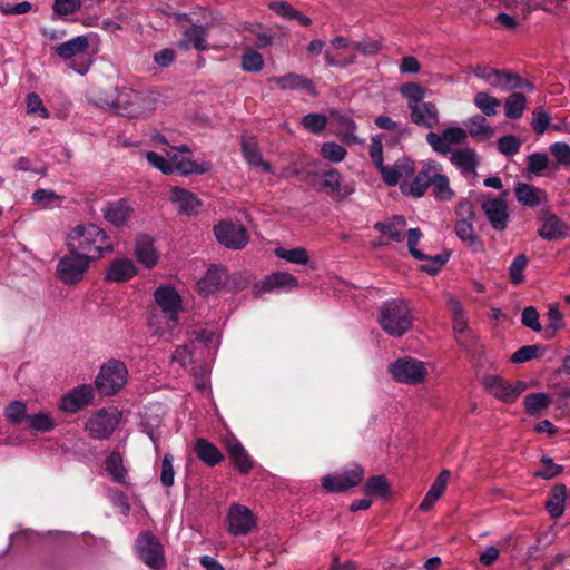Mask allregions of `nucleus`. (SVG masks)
I'll return each instance as SVG.
<instances>
[{
	"instance_id": "obj_41",
	"label": "nucleus",
	"mask_w": 570,
	"mask_h": 570,
	"mask_svg": "<svg viewBox=\"0 0 570 570\" xmlns=\"http://www.w3.org/2000/svg\"><path fill=\"white\" fill-rule=\"evenodd\" d=\"M225 277L226 274L223 269L209 268L197 283L198 292L203 295L216 293L220 288Z\"/></svg>"
},
{
	"instance_id": "obj_43",
	"label": "nucleus",
	"mask_w": 570,
	"mask_h": 570,
	"mask_svg": "<svg viewBox=\"0 0 570 570\" xmlns=\"http://www.w3.org/2000/svg\"><path fill=\"white\" fill-rule=\"evenodd\" d=\"M464 124L466 127V132L476 139L484 140L494 135V129L481 115H475L469 118Z\"/></svg>"
},
{
	"instance_id": "obj_33",
	"label": "nucleus",
	"mask_w": 570,
	"mask_h": 570,
	"mask_svg": "<svg viewBox=\"0 0 570 570\" xmlns=\"http://www.w3.org/2000/svg\"><path fill=\"white\" fill-rule=\"evenodd\" d=\"M514 193L517 200L528 207H537L547 200L544 190L527 183H518Z\"/></svg>"
},
{
	"instance_id": "obj_45",
	"label": "nucleus",
	"mask_w": 570,
	"mask_h": 570,
	"mask_svg": "<svg viewBox=\"0 0 570 570\" xmlns=\"http://www.w3.org/2000/svg\"><path fill=\"white\" fill-rule=\"evenodd\" d=\"M105 469L115 482L121 484L127 483V471L124 468V462L120 454L111 453L105 462Z\"/></svg>"
},
{
	"instance_id": "obj_17",
	"label": "nucleus",
	"mask_w": 570,
	"mask_h": 570,
	"mask_svg": "<svg viewBox=\"0 0 570 570\" xmlns=\"http://www.w3.org/2000/svg\"><path fill=\"white\" fill-rule=\"evenodd\" d=\"M468 132L464 128L451 126L445 128L441 134L429 131L425 139L433 151L440 155H448L451 151L452 145L464 142Z\"/></svg>"
},
{
	"instance_id": "obj_21",
	"label": "nucleus",
	"mask_w": 570,
	"mask_h": 570,
	"mask_svg": "<svg viewBox=\"0 0 570 570\" xmlns=\"http://www.w3.org/2000/svg\"><path fill=\"white\" fill-rule=\"evenodd\" d=\"M94 396V387L90 384L79 385L61 397L59 409L67 413H76L90 404Z\"/></svg>"
},
{
	"instance_id": "obj_10",
	"label": "nucleus",
	"mask_w": 570,
	"mask_h": 570,
	"mask_svg": "<svg viewBox=\"0 0 570 570\" xmlns=\"http://www.w3.org/2000/svg\"><path fill=\"white\" fill-rule=\"evenodd\" d=\"M170 160L171 174L177 171L181 175H200L212 169L209 161L197 163L191 159V151L186 145L177 147L168 146L165 150Z\"/></svg>"
},
{
	"instance_id": "obj_14",
	"label": "nucleus",
	"mask_w": 570,
	"mask_h": 570,
	"mask_svg": "<svg viewBox=\"0 0 570 570\" xmlns=\"http://www.w3.org/2000/svg\"><path fill=\"white\" fill-rule=\"evenodd\" d=\"M364 473L361 465L353 464L348 469L323 476L322 487L328 492H343L360 484Z\"/></svg>"
},
{
	"instance_id": "obj_39",
	"label": "nucleus",
	"mask_w": 570,
	"mask_h": 570,
	"mask_svg": "<svg viewBox=\"0 0 570 570\" xmlns=\"http://www.w3.org/2000/svg\"><path fill=\"white\" fill-rule=\"evenodd\" d=\"M195 452L198 459L208 466H215L219 464L224 459V455L219 449L203 438L197 439L195 443Z\"/></svg>"
},
{
	"instance_id": "obj_50",
	"label": "nucleus",
	"mask_w": 570,
	"mask_h": 570,
	"mask_svg": "<svg viewBox=\"0 0 570 570\" xmlns=\"http://www.w3.org/2000/svg\"><path fill=\"white\" fill-rule=\"evenodd\" d=\"M528 257L519 254L509 267V277L513 285H520L524 281V271L528 266Z\"/></svg>"
},
{
	"instance_id": "obj_60",
	"label": "nucleus",
	"mask_w": 570,
	"mask_h": 570,
	"mask_svg": "<svg viewBox=\"0 0 570 570\" xmlns=\"http://www.w3.org/2000/svg\"><path fill=\"white\" fill-rule=\"evenodd\" d=\"M27 111L28 114L39 115L43 119H48L50 114L48 109L43 106V102L39 95L35 92H30L26 98Z\"/></svg>"
},
{
	"instance_id": "obj_20",
	"label": "nucleus",
	"mask_w": 570,
	"mask_h": 570,
	"mask_svg": "<svg viewBox=\"0 0 570 570\" xmlns=\"http://www.w3.org/2000/svg\"><path fill=\"white\" fill-rule=\"evenodd\" d=\"M422 237V233L419 228H410L407 232V247L411 255L419 259L424 261L422 269L429 274H436L439 269L446 263V257L442 255L428 256L416 248L417 243Z\"/></svg>"
},
{
	"instance_id": "obj_47",
	"label": "nucleus",
	"mask_w": 570,
	"mask_h": 570,
	"mask_svg": "<svg viewBox=\"0 0 570 570\" xmlns=\"http://www.w3.org/2000/svg\"><path fill=\"white\" fill-rule=\"evenodd\" d=\"M473 101H474L475 107L484 116H488V117H492V116L497 115L498 108L501 106V101L498 98L489 95L485 91H480V92L475 94Z\"/></svg>"
},
{
	"instance_id": "obj_44",
	"label": "nucleus",
	"mask_w": 570,
	"mask_h": 570,
	"mask_svg": "<svg viewBox=\"0 0 570 570\" xmlns=\"http://www.w3.org/2000/svg\"><path fill=\"white\" fill-rule=\"evenodd\" d=\"M527 106V98L521 92H513L504 100L505 117L510 119H519L522 117Z\"/></svg>"
},
{
	"instance_id": "obj_59",
	"label": "nucleus",
	"mask_w": 570,
	"mask_h": 570,
	"mask_svg": "<svg viewBox=\"0 0 570 570\" xmlns=\"http://www.w3.org/2000/svg\"><path fill=\"white\" fill-rule=\"evenodd\" d=\"M327 121L328 119L325 115L313 112L302 119V125L308 131L318 134L326 127Z\"/></svg>"
},
{
	"instance_id": "obj_27",
	"label": "nucleus",
	"mask_w": 570,
	"mask_h": 570,
	"mask_svg": "<svg viewBox=\"0 0 570 570\" xmlns=\"http://www.w3.org/2000/svg\"><path fill=\"white\" fill-rule=\"evenodd\" d=\"M540 228L538 234L544 240H557L566 238L569 234L568 225L557 215L551 213L542 214L540 218Z\"/></svg>"
},
{
	"instance_id": "obj_51",
	"label": "nucleus",
	"mask_w": 570,
	"mask_h": 570,
	"mask_svg": "<svg viewBox=\"0 0 570 570\" xmlns=\"http://www.w3.org/2000/svg\"><path fill=\"white\" fill-rule=\"evenodd\" d=\"M432 189V195L436 200L449 202L452 200L455 196L454 190L450 186V179L446 175L438 180L434 185L430 187Z\"/></svg>"
},
{
	"instance_id": "obj_29",
	"label": "nucleus",
	"mask_w": 570,
	"mask_h": 570,
	"mask_svg": "<svg viewBox=\"0 0 570 570\" xmlns=\"http://www.w3.org/2000/svg\"><path fill=\"white\" fill-rule=\"evenodd\" d=\"M242 151L249 166L261 168L266 173L273 171L271 164L263 159L255 137L248 132L242 136Z\"/></svg>"
},
{
	"instance_id": "obj_2",
	"label": "nucleus",
	"mask_w": 570,
	"mask_h": 570,
	"mask_svg": "<svg viewBox=\"0 0 570 570\" xmlns=\"http://www.w3.org/2000/svg\"><path fill=\"white\" fill-rule=\"evenodd\" d=\"M114 99H97V104L128 118L149 116L157 108V97L151 91H138L121 87L116 89Z\"/></svg>"
},
{
	"instance_id": "obj_58",
	"label": "nucleus",
	"mask_w": 570,
	"mask_h": 570,
	"mask_svg": "<svg viewBox=\"0 0 570 570\" xmlns=\"http://www.w3.org/2000/svg\"><path fill=\"white\" fill-rule=\"evenodd\" d=\"M31 197L35 203L43 207H51L63 200V196L56 194L52 189H38L33 191Z\"/></svg>"
},
{
	"instance_id": "obj_6",
	"label": "nucleus",
	"mask_w": 570,
	"mask_h": 570,
	"mask_svg": "<svg viewBox=\"0 0 570 570\" xmlns=\"http://www.w3.org/2000/svg\"><path fill=\"white\" fill-rule=\"evenodd\" d=\"M381 328L393 337H401L413 323L412 308L404 299H392L383 303L377 317Z\"/></svg>"
},
{
	"instance_id": "obj_8",
	"label": "nucleus",
	"mask_w": 570,
	"mask_h": 570,
	"mask_svg": "<svg viewBox=\"0 0 570 570\" xmlns=\"http://www.w3.org/2000/svg\"><path fill=\"white\" fill-rule=\"evenodd\" d=\"M128 370L119 360H108L100 366L95 384L98 392L104 396L117 394L127 383Z\"/></svg>"
},
{
	"instance_id": "obj_54",
	"label": "nucleus",
	"mask_w": 570,
	"mask_h": 570,
	"mask_svg": "<svg viewBox=\"0 0 570 570\" xmlns=\"http://www.w3.org/2000/svg\"><path fill=\"white\" fill-rule=\"evenodd\" d=\"M81 6V0H53L52 11L57 17H66L79 11Z\"/></svg>"
},
{
	"instance_id": "obj_46",
	"label": "nucleus",
	"mask_w": 570,
	"mask_h": 570,
	"mask_svg": "<svg viewBox=\"0 0 570 570\" xmlns=\"http://www.w3.org/2000/svg\"><path fill=\"white\" fill-rule=\"evenodd\" d=\"M276 257L285 259L292 264L306 265L309 263V254L304 247L284 248L277 247L274 250Z\"/></svg>"
},
{
	"instance_id": "obj_53",
	"label": "nucleus",
	"mask_w": 570,
	"mask_h": 570,
	"mask_svg": "<svg viewBox=\"0 0 570 570\" xmlns=\"http://www.w3.org/2000/svg\"><path fill=\"white\" fill-rule=\"evenodd\" d=\"M364 491L368 495H386L390 491V484L385 476L376 475L367 480Z\"/></svg>"
},
{
	"instance_id": "obj_42",
	"label": "nucleus",
	"mask_w": 570,
	"mask_h": 570,
	"mask_svg": "<svg viewBox=\"0 0 570 570\" xmlns=\"http://www.w3.org/2000/svg\"><path fill=\"white\" fill-rule=\"evenodd\" d=\"M567 498V487L562 483L554 485L546 501V508L551 518L557 519L563 514Z\"/></svg>"
},
{
	"instance_id": "obj_31",
	"label": "nucleus",
	"mask_w": 570,
	"mask_h": 570,
	"mask_svg": "<svg viewBox=\"0 0 570 570\" xmlns=\"http://www.w3.org/2000/svg\"><path fill=\"white\" fill-rule=\"evenodd\" d=\"M137 274L135 263L129 258L114 259L106 271L105 278L109 282L122 283L132 278Z\"/></svg>"
},
{
	"instance_id": "obj_22",
	"label": "nucleus",
	"mask_w": 570,
	"mask_h": 570,
	"mask_svg": "<svg viewBox=\"0 0 570 570\" xmlns=\"http://www.w3.org/2000/svg\"><path fill=\"white\" fill-rule=\"evenodd\" d=\"M169 200L180 214L186 216L198 215L203 206V202L194 193L178 186L169 190Z\"/></svg>"
},
{
	"instance_id": "obj_48",
	"label": "nucleus",
	"mask_w": 570,
	"mask_h": 570,
	"mask_svg": "<svg viewBox=\"0 0 570 570\" xmlns=\"http://www.w3.org/2000/svg\"><path fill=\"white\" fill-rule=\"evenodd\" d=\"M453 331L455 333L458 344L465 348H469L473 344L474 336L470 334L464 315L453 317Z\"/></svg>"
},
{
	"instance_id": "obj_36",
	"label": "nucleus",
	"mask_w": 570,
	"mask_h": 570,
	"mask_svg": "<svg viewBox=\"0 0 570 570\" xmlns=\"http://www.w3.org/2000/svg\"><path fill=\"white\" fill-rule=\"evenodd\" d=\"M493 89L510 91L523 87L522 79L519 75L508 71L494 69L491 80L488 83Z\"/></svg>"
},
{
	"instance_id": "obj_57",
	"label": "nucleus",
	"mask_w": 570,
	"mask_h": 570,
	"mask_svg": "<svg viewBox=\"0 0 570 570\" xmlns=\"http://www.w3.org/2000/svg\"><path fill=\"white\" fill-rule=\"evenodd\" d=\"M521 140L517 136L507 135L498 140V149L504 156H513L520 151Z\"/></svg>"
},
{
	"instance_id": "obj_3",
	"label": "nucleus",
	"mask_w": 570,
	"mask_h": 570,
	"mask_svg": "<svg viewBox=\"0 0 570 570\" xmlns=\"http://www.w3.org/2000/svg\"><path fill=\"white\" fill-rule=\"evenodd\" d=\"M154 297L165 315L151 316L148 321V326L155 335L170 341L175 336L177 314L181 309L180 295L171 286H159L155 291Z\"/></svg>"
},
{
	"instance_id": "obj_25",
	"label": "nucleus",
	"mask_w": 570,
	"mask_h": 570,
	"mask_svg": "<svg viewBox=\"0 0 570 570\" xmlns=\"http://www.w3.org/2000/svg\"><path fill=\"white\" fill-rule=\"evenodd\" d=\"M330 125L333 131L341 136L347 144H362L363 140L355 135L356 124L347 115L337 110L330 111Z\"/></svg>"
},
{
	"instance_id": "obj_37",
	"label": "nucleus",
	"mask_w": 570,
	"mask_h": 570,
	"mask_svg": "<svg viewBox=\"0 0 570 570\" xmlns=\"http://www.w3.org/2000/svg\"><path fill=\"white\" fill-rule=\"evenodd\" d=\"M455 233L472 252L481 253L484 250L483 243L474 230L473 220H456Z\"/></svg>"
},
{
	"instance_id": "obj_62",
	"label": "nucleus",
	"mask_w": 570,
	"mask_h": 570,
	"mask_svg": "<svg viewBox=\"0 0 570 570\" xmlns=\"http://www.w3.org/2000/svg\"><path fill=\"white\" fill-rule=\"evenodd\" d=\"M542 469L534 472V475L544 480H550L562 472L563 468L556 464L551 458L542 456Z\"/></svg>"
},
{
	"instance_id": "obj_34",
	"label": "nucleus",
	"mask_w": 570,
	"mask_h": 570,
	"mask_svg": "<svg viewBox=\"0 0 570 570\" xmlns=\"http://www.w3.org/2000/svg\"><path fill=\"white\" fill-rule=\"evenodd\" d=\"M135 254L137 261L147 268L154 267L159 258V254L154 246V240L148 235L137 237Z\"/></svg>"
},
{
	"instance_id": "obj_4",
	"label": "nucleus",
	"mask_w": 570,
	"mask_h": 570,
	"mask_svg": "<svg viewBox=\"0 0 570 570\" xmlns=\"http://www.w3.org/2000/svg\"><path fill=\"white\" fill-rule=\"evenodd\" d=\"M99 38L87 33L69 39L55 48V52L65 61H72L70 68L83 76L92 65V57L98 51Z\"/></svg>"
},
{
	"instance_id": "obj_23",
	"label": "nucleus",
	"mask_w": 570,
	"mask_h": 570,
	"mask_svg": "<svg viewBox=\"0 0 570 570\" xmlns=\"http://www.w3.org/2000/svg\"><path fill=\"white\" fill-rule=\"evenodd\" d=\"M415 171L413 160L409 158L397 159L392 167L384 166L381 168V175L383 180L389 186H395L403 181H410L413 178Z\"/></svg>"
},
{
	"instance_id": "obj_12",
	"label": "nucleus",
	"mask_w": 570,
	"mask_h": 570,
	"mask_svg": "<svg viewBox=\"0 0 570 570\" xmlns=\"http://www.w3.org/2000/svg\"><path fill=\"white\" fill-rule=\"evenodd\" d=\"M483 386L489 394L507 404L514 403L528 387L525 382H509L499 375L492 374L483 379Z\"/></svg>"
},
{
	"instance_id": "obj_18",
	"label": "nucleus",
	"mask_w": 570,
	"mask_h": 570,
	"mask_svg": "<svg viewBox=\"0 0 570 570\" xmlns=\"http://www.w3.org/2000/svg\"><path fill=\"white\" fill-rule=\"evenodd\" d=\"M256 525V518L245 505L234 503L227 512V530L233 535H245Z\"/></svg>"
},
{
	"instance_id": "obj_30",
	"label": "nucleus",
	"mask_w": 570,
	"mask_h": 570,
	"mask_svg": "<svg viewBox=\"0 0 570 570\" xmlns=\"http://www.w3.org/2000/svg\"><path fill=\"white\" fill-rule=\"evenodd\" d=\"M324 189L334 197L344 198L354 193L351 184L343 183L342 175L337 169H330L322 175Z\"/></svg>"
},
{
	"instance_id": "obj_7",
	"label": "nucleus",
	"mask_w": 570,
	"mask_h": 570,
	"mask_svg": "<svg viewBox=\"0 0 570 570\" xmlns=\"http://www.w3.org/2000/svg\"><path fill=\"white\" fill-rule=\"evenodd\" d=\"M389 373L396 383L419 385L426 381L430 371L425 362L403 356L389 364Z\"/></svg>"
},
{
	"instance_id": "obj_26",
	"label": "nucleus",
	"mask_w": 570,
	"mask_h": 570,
	"mask_svg": "<svg viewBox=\"0 0 570 570\" xmlns=\"http://www.w3.org/2000/svg\"><path fill=\"white\" fill-rule=\"evenodd\" d=\"M104 218L116 227L125 226L130 219L134 208L130 206L128 200L118 199L115 202H108L101 208Z\"/></svg>"
},
{
	"instance_id": "obj_55",
	"label": "nucleus",
	"mask_w": 570,
	"mask_h": 570,
	"mask_svg": "<svg viewBox=\"0 0 570 570\" xmlns=\"http://www.w3.org/2000/svg\"><path fill=\"white\" fill-rule=\"evenodd\" d=\"M264 67L263 56L255 51L248 50L242 57V68L247 72H258Z\"/></svg>"
},
{
	"instance_id": "obj_38",
	"label": "nucleus",
	"mask_w": 570,
	"mask_h": 570,
	"mask_svg": "<svg viewBox=\"0 0 570 570\" xmlns=\"http://www.w3.org/2000/svg\"><path fill=\"white\" fill-rule=\"evenodd\" d=\"M451 163L458 167L464 176H474L478 166L476 154L471 148H462L450 157Z\"/></svg>"
},
{
	"instance_id": "obj_28",
	"label": "nucleus",
	"mask_w": 570,
	"mask_h": 570,
	"mask_svg": "<svg viewBox=\"0 0 570 570\" xmlns=\"http://www.w3.org/2000/svg\"><path fill=\"white\" fill-rule=\"evenodd\" d=\"M177 47L183 50L194 48L198 51L207 50V27L193 24L181 32Z\"/></svg>"
},
{
	"instance_id": "obj_56",
	"label": "nucleus",
	"mask_w": 570,
	"mask_h": 570,
	"mask_svg": "<svg viewBox=\"0 0 570 570\" xmlns=\"http://www.w3.org/2000/svg\"><path fill=\"white\" fill-rule=\"evenodd\" d=\"M29 426L35 431L49 432L55 428L52 417L45 412L28 416Z\"/></svg>"
},
{
	"instance_id": "obj_32",
	"label": "nucleus",
	"mask_w": 570,
	"mask_h": 570,
	"mask_svg": "<svg viewBox=\"0 0 570 570\" xmlns=\"http://www.w3.org/2000/svg\"><path fill=\"white\" fill-rule=\"evenodd\" d=\"M268 81L275 83L283 90L304 89L315 95V89L312 81L304 75L288 72L283 76L271 77Z\"/></svg>"
},
{
	"instance_id": "obj_61",
	"label": "nucleus",
	"mask_w": 570,
	"mask_h": 570,
	"mask_svg": "<svg viewBox=\"0 0 570 570\" xmlns=\"http://www.w3.org/2000/svg\"><path fill=\"white\" fill-rule=\"evenodd\" d=\"M7 420L13 424L20 423L27 416V406L19 401L11 402L4 410Z\"/></svg>"
},
{
	"instance_id": "obj_13",
	"label": "nucleus",
	"mask_w": 570,
	"mask_h": 570,
	"mask_svg": "<svg viewBox=\"0 0 570 570\" xmlns=\"http://www.w3.org/2000/svg\"><path fill=\"white\" fill-rule=\"evenodd\" d=\"M90 259L79 253L63 256L57 264V275L67 285L79 283L89 269Z\"/></svg>"
},
{
	"instance_id": "obj_35",
	"label": "nucleus",
	"mask_w": 570,
	"mask_h": 570,
	"mask_svg": "<svg viewBox=\"0 0 570 570\" xmlns=\"http://www.w3.org/2000/svg\"><path fill=\"white\" fill-rule=\"evenodd\" d=\"M226 450L240 473L247 474L253 469V460L239 441L235 439L227 440Z\"/></svg>"
},
{
	"instance_id": "obj_52",
	"label": "nucleus",
	"mask_w": 570,
	"mask_h": 570,
	"mask_svg": "<svg viewBox=\"0 0 570 570\" xmlns=\"http://www.w3.org/2000/svg\"><path fill=\"white\" fill-rule=\"evenodd\" d=\"M320 153L324 159L332 163L343 161L347 154L344 147L333 141L323 144Z\"/></svg>"
},
{
	"instance_id": "obj_49",
	"label": "nucleus",
	"mask_w": 570,
	"mask_h": 570,
	"mask_svg": "<svg viewBox=\"0 0 570 570\" xmlns=\"http://www.w3.org/2000/svg\"><path fill=\"white\" fill-rule=\"evenodd\" d=\"M550 403L551 399L547 393H531L524 399L525 412L530 415H535L548 407Z\"/></svg>"
},
{
	"instance_id": "obj_19",
	"label": "nucleus",
	"mask_w": 570,
	"mask_h": 570,
	"mask_svg": "<svg viewBox=\"0 0 570 570\" xmlns=\"http://www.w3.org/2000/svg\"><path fill=\"white\" fill-rule=\"evenodd\" d=\"M136 549L139 558L149 568L157 569L164 563L163 547L151 533H141L137 538Z\"/></svg>"
},
{
	"instance_id": "obj_16",
	"label": "nucleus",
	"mask_w": 570,
	"mask_h": 570,
	"mask_svg": "<svg viewBox=\"0 0 570 570\" xmlns=\"http://www.w3.org/2000/svg\"><path fill=\"white\" fill-rule=\"evenodd\" d=\"M214 235L219 244L226 248L238 250L248 243L245 227L230 220H223L214 227Z\"/></svg>"
},
{
	"instance_id": "obj_5",
	"label": "nucleus",
	"mask_w": 570,
	"mask_h": 570,
	"mask_svg": "<svg viewBox=\"0 0 570 570\" xmlns=\"http://www.w3.org/2000/svg\"><path fill=\"white\" fill-rule=\"evenodd\" d=\"M400 94L406 99L413 124L428 129L440 125V111L434 102L424 100L426 90L421 85L406 82L401 86Z\"/></svg>"
},
{
	"instance_id": "obj_64",
	"label": "nucleus",
	"mask_w": 570,
	"mask_h": 570,
	"mask_svg": "<svg viewBox=\"0 0 570 570\" xmlns=\"http://www.w3.org/2000/svg\"><path fill=\"white\" fill-rule=\"evenodd\" d=\"M193 358V343L177 346L171 356V361L178 363L181 367H187L191 364Z\"/></svg>"
},
{
	"instance_id": "obj_24",
	"label": "nucleus",
	"mask_w": 570,
	"mask_h": 570,
	"mask_svg": "<svg viewBox=\"0 0 570 570\" xmlns=\"http://www.w3.org/2000/svg\"><path fill=\"white\" fill-rule=\"evenodd\" d=\"M298 287L297 278L287 272H274L254 285V293L261 295L276 288L295 289Z\"/></svg>"
},
{
	"instance_id": "obj_15",
	"label": "nucleus",
	"mask_w": 570,
	"mask_h": 570,
	"mask_svg": "<svg viewBox=\"0 0 570 570\" xmlns=\"http://www.w3.org/2000/svg\"><path fill=\"white\" fill-rule=\"evenodd\" d=\"M505 194L507 193L498 197L484 198L481 204L485 218L495 232H504L509 226L510 213Z\"/></svg>"
},
{
	"instance_id": "obj_1",
	"label": "nucleus",
	"mask_w": 570,
	"mask_h": 570,
	"mask_svg": "<svg viewBox=\"0 0 570 570\" xmlns=\"http://www.w3.org/2000/svg\"><path fill=\"white\" fill-rule=\"evenodd\" d=\"M66 246L70 253H79L90 261H98L114 250L108 234L92 223L72 227L66 236Z\"/></svg>"
},
{
	"instance_id": "obj_40",
	"label": "nucleus",
	"mask_w": 570,
	"mask_h": 570,
	"mask_svg": "<svg viewBox=\"0 0 570 570\" xmlns=\"http://www.w3.org/2000/svg\"><path fill=\"white\" fill-rule=\"evenodd\" d=\"M406 220L403 216H395L389 222H379L374 228L382 234L386 235L390 240L402 242L404 239V230Z\"/></svg>"
},
{
	"instance_id": "obj_11",
	"label": "nucleus",
	"mask_w": 570,
	"mask_h": 570,
	"mask_svg": "<svg viewBox=\"0 0 570 570\" xmlns=\"http://www.w3.org/2000/svg\"><path fill=\"white\" fill-rule=\"evenodd\" d=\"M121 419L117 409H100L91 414L85 423V431L96 440L108 439Z\"/></svg>"
},
{
	"instance_id": "obj_63",
	"label": "nucleus",
	"mask_w": 570,
	"mask_h": 570,
	"mask_svg": "<svg viewBox=\"0 0 570 570\" xmlns=\"http://www.w3.org/2000/svg\"><path fill=\"white\" fill-rule=\"evenodd\" d=\"M550 153L560 166H570V146L567 142L558 141L550 146Z\"/></svg>"
},
{
	"instance_id": "obj_9",
	"label": "nucleus",
	"mask_w": 570,
	"mask_h": 570,
	"mask_svg": "<svg viewBox=\"0 0 570 570\" xmlns=\"http://www.w3.org/2000/svg\"><path fill=\"white\" fill-rule=\"evenodd\" d=\"M445 175L443 166L434 160H425L420 171L410 181H403L400 185L401 193L405 196L421 198L425 195L428 188L438 183Z\"/></svg>"
}]
</instances>
